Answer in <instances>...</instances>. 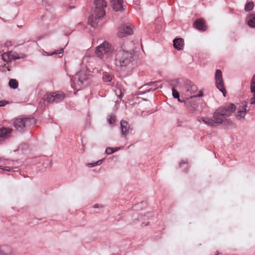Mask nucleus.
I'll return each instance as SVG.
<instances>
[{
	"label": "nucleus",
	"instance_id": "nucleus-1",
	"mask_svg": "<svg viewBox=\"0 0 255 255\" xmlns=\"http://www.w3.org/2000/svg\"><path fill=\"white\" fill-rule=\"evenodd\" d=\"M236 110L234 104L229 103L218 108L213 114V119L208 117H203L201 119L206 125L210 127H216L222 125L227 128L233 126L232 121L228 118L231 116Z\"/></svg>",
	"mask_w": 255,
	"mask_h": 255
},
{
	"label": "nucleus",
	"instance_id": "nucleus-2",
	"mask_svg": "<svg viewBox=\"0 0 255 255\" xmlns=\"http://www.w3.org/2000/svg\"><path fill=\"white\" fill-rule=\"evenodd\" d=\"M95 9L91 15L89 16L88 22L89 25L96 28L100 21V19L105 14V8L107 7V3L105 0H95Z\"/></svg>",
	"mask_w": 255,
	"mask_h": 255
},
{
	"label": "nucleus",
	"instance_id": "nucleus-3",
	"mask_svg": "<svg viewBox=\"0 0 255 255\" xmlns=\"http://www.w3.org/2000/svg\"><path fill=\"white\" fill-rule=\"evenodd\" d=\"M125 49L119 50L116 54L115 62L117 65L121 67H127L133 61V51L125 46Z\"/></svg>",
	"mask_w": 255,
	"mask_h": 255
},
{
	"label": "nucleus",
	"instance_id": "nucleus-4",
	"mask_svg": "<svg viewBox=\"0 0 255 255\" xmlns=\"http://www.w3.org/2000/svg\"><path fill=\"white\" fill-rule=\"evenodd\" d=\"M185 94L186 96L187 100L185 101V103L187 106L189 108V110L191 111V112H193L196 110L197 106L196 104H193V105H191L190 108L189 106L190 102L189 99L193 98L201 97L203 96V93L201 91H199V94H196V93L198 91V88L195 84L191 82L187 84L185 86Z\"/></svg>",
	"mask_w": 255,
	"mask_h": 255
},
{
	"label": "nucleus",
	"instance_id": "nucleus-5",
	"mask_svg": "<svg viewBox=\"0 0 255 255\" xmlns=\"http://www.w3.org/2000/svg\"><path fill=\"white\" fill-rule=\"evenodd\" d=\"M115 50L114 47L107 41H104L96 48V56L101 59L111 55Z\"/></svg>",
	"mask_w": 255,
	"mask_h": 255
},
{
	"label": "nucleus",
	"instance_id": "nucleus-6",
	"mask_svg": "<svg viewBox=\"0 0 255 255\" xmlns=\"http://www.w3.org/2000/svg\"><path fill=\"white\" fill-rule=\"evenodd\" d=\"M33 121V119L29 118H17L14 120L13 126L16 131L23 132L29 129Z\"/></svg>",
	"mask_w": 255,
	"mask_h": 255
},
{
	"label": "nucleus",
	"instance_id": "nucleus-7",
	"mask_svg": "<svg viewBox=\"0 0 255 255\" xmlns=\"http://www.w3.org/2000/svg\"><path fill=\"white\" fill-rule=\"evenodd\" d=\"M65 95L62 92H55L46 94L44 96V101L50 103H57L63 101Z\"/></svg>",
	"mask_w": 255,
	"mask_h": 255
},
{
	"label": "nucleus",
	"instance_id": "nucleus-8",
	"mask_svg": "<svg viewBox=\"0 0 255 255\" xmlns=\"http://www.w3.org/2000/svg\"><path fill=\"white\" fill-rule=\"evenodd\" d=\"M132 27L130 23H123L118 28V37L122 38L133 33Z\"/></svg>",
	"mask_w": 255,
	"mask_h": 255
},
{
	"label": "nucleus",
	"instance_id": "nucleus-9",
	"mask_svg": "<svg viewBox=\"0 0 255 255\" xmlns=\"http://www.w3.org/2000/svg\"><path fill=\"white\" fill-rule=\"evenodd\" d=\"M215 80L216 86L217 89H219V90L223 93V96L225 97L226 91L224 85L222 72L219 69H217L216 71Z\"/></svg>",
	"mask_w": 255,
	"mask_h": 255
},
{
	"label": "nucleus",
	"instance_id": "nucleus-10",
	"mask_svg": "<svg viewBox=\"0 0 255 255\" xmlns=\"http://www.w3.org/2000/svg\"><path fill=\"white\" fill-rule=\"evenodd\" d=\"M14 252L13 248L7 245L0 246V255H14Z\"/></svg>",
	"mask_w": 255,
	"mask_h": 255
},
{
	"label": "nucleus",
	"instance_id": "nucleus-11",
	"mask_svg": "<svg viewBox=\"0 0 255 255\" xmlns=\"http://www.w3.org/2000/svg\"><path fill=\"white\" fill-rule=\"evenodd\" d=\"M248 102H245V104L243 105L242 109L239 110L236 114V117L237 120H240L241 119H244L247 112L250 110L247 109Z\"/></svg>",
	"mask_w": 255,
	"mask_h": 255
},
{
	"label": "nucleus",
	"instance_id": "nucleus-12",
	"mask_svg": "<svg viewBox=\"0 0 255 255\" xmlns=\"http://www.w3.org/2000/svg\"><path fill=\"white\" fill-rule=\"evenodd\" d=\"M194 27L200 31H204L207 29L205 21L201 19H197L193 23Z\"/></svg>",
	"mask_w": 255,
	"mask_h": 255
},
{
	"label": "nucleus",
	"instance_id": "nucleus-13",
	"mask_svg": "<svg viewBox=\"0 0 255 255\" xmlns=\"http://www.w3.org/2000/svg\"><path fill=\"white\" fill-rule=\"evenodd\" d=\"M111 3L113 9L117 11H123L125 9L123 4V0H111Z\"/></svg>",
	"mask_w": 255,
	"mask_h": 255
},
{
	"label": "nucleus",
	"instance_id": "nucleus-14",
	"mask_svg": "<svg viewBox=\"0 0 255 255\" xmlns=\"http://www.w3.org/2000/svg\"><path fill=\"white\" fill-rule=\"evenodd\" d=\"M120 124L122 134L126 135L129 133L130 130L131 129L130 128L128 123L126 121L122 120Z\"/></svg>",
	"mask_w": 255,
	"mask_h": 255
},
{
	"label": "nucleus",
	"instance_id": "nucleus-15",
	"mask_svg": "<svg viewBox=\"0 0 255 255\" xmlns=\"http://www.w3.org/2000/svg\"><path fill=\"white\" fill-rule=\"evenodd\" d=\"M77 78L81 84H83L84 82L87 80L88 77L84 71H79L76 75Z\"/></svg>",
	"mask_w": 255,
	"mask_h": 255
},
{
	"label": "nucleus",
	"instance_id": "nucleus-16",
	"mask_svg": "<svg viewBox=\"0 0 255 255\" xmlns=\"http://www.w3.org/2000/svg\"><path fill=\"white\" fill-rule=\"evenodd\" d=\"M174 47L178 50H181L184 47V40L182 38H175L173 40Z\"/></svg>",
	"mask_w": 255,
	"mask_h": 255
},
{
	"label": "nucleus",
	"instance_id": "nucleus-17",
	"mask_svg": "<svg viewBox=\"0 0 255 255\" xmlns=\"http://www.w3.org/2000/svg\"><path fill=\"white\" fill-rule=\"evenodd\" d=\"M12 129L10 128L2 127L0 128V138H6L10 135Z\"/></svg>",
	"mask_w": 255,
	"mask_h": 255
},
{
	"label": "nucleus",
	"instance_id": "nucleus-18",
	"mask_svg": "<svg viewBox=\"0 0 255 255\" xmlns=\"http://www.w3.org/2000/svg\"><path fill=\"white\" fill-rule=\"evenodd\" d=\"M159 83V81H155V82H150V83L147 84L146 85H149V86H153V88H151L149 90H147L145 92V93L149 92L150 91L153 92L156 89H158V88H161V85L159 86L158 85Z\"/></svg>",
	"mask_w": 255,
	"mask_h": 255
},
{
	"label": "nucleus",
	"instance_id": "nucleus-19",
	"mask_svg": "<svg viewBox=\"0 0 255 255\" xmlns=\"http://www.w3.org/2000/svg\"><path fill=\"white\" fill-rule=\"evenodd\" d=\"M248 23L250 27H255V14L250 15Z\"/></svg>",
	"mask_w": 255,
	"mask_h": 255
},
{
	"label": "nucleus",
	"instance_id": "nucleus-20",
	"mask_svg": "<svg viewBox=\"0 0 255 255\" xmlns=\"http://www.w3.org/2000/svg\"><path fill=\"white\" fill-rule=\"evenodd\" d=\"M8 85L11 88L15 89L18 87V83L15 79H11L9 81Z\"/></svg>",
	"mask_w": 255,
	"mask_h": 255
},
{
	"label": "nucleus",
	"instance_id": "nucleus-21",
	"mask_svg": "<svg viewBox=\"0 0 255 255\" xmlns=\"http://www.w3.org/2000/svg\"><path fill=\"white\" fill-rule=\"evenodd\" d=\"M254 6V3L253 1H250L246 4L245 10L246 11H249L252 10Z\"/></svg>",
	"mask_w": 255,
	"mask_h": 255
},
{
	"label": "nucleus",
	"instance_id": "nucleus-22",
	"mask_svg": "<svg viewBox=\"0 0 255 255\" xmlns=\"http://www.w3.org/2000/svg\"><path fill=\"white\" fill-rule=\"evenodd\" d=\"M104 159H101V160H99L95 162H94V163H87V166H88V167H95L96 166H97V165H100L102 162H103Z\"/></svg>",
	"mask_w": 255,
	"mask_h": 255
},
{
	"label": "nucleus",
	"instance_id": "nucleus-23",
	"mask_svg": "<svg viewBox=\"0 0 255 255\" xmlns=\"http://www.w3.org/2000/svg\"><path fill=\"white\" fill-rule=\"evenodd\" d=\"M2 59L4 61L9 62L11 58L10 57L9 53H5L2 55Z\"/></svg>",
	"mask_w": 255,
	"mask_h": 255
},
{
	"label": "nucleus",
	"instance_id": "nucleus-24",
	"mask_svg": "<svg viewBox=\"0 0 255 255\" xmlns=\"http://www.w3.org/2000/svg\"><path fill=\"white\" fill-rule=\"evenodd\" d=\"M251 92L255 91V74L253 76L251 83Z\"/></svg>",
	"mask_w": 255,
	"mask_h": 255
},
{
	"label": "nucleus",
	"instance_id": "nucleus-25",
	"mask_svg": "<svg viewBox=\"0 0 255 255\" xmlns=\"http://www.w3.org/2000/svg\"><path fill=\"white\" fill-rule=\"evenodd\" d=\"M116 116L114 114L110 115L109 118L108 119V121L110 124H114L116 121Z\"/></svg>",
	"mask_w": 255,
	"mask_h": 255
},
{
	"label": "nucleus",
	"instance_id": "nucleus-26",
	"mask_svg": "<svg viewBox=\"0 0 255 255\" xmlns=\"http://www.w3.org/2000/svg\"><path fill=\"white\" fill-rule=\"evenodd\" d=\"M172 91L173 97L175 99L179 98V96H180L179 92L174 88H172Z\"/></svg>",
	"mask_w": 255,
	"mask_h": 255
},
{
	"label": "nucleus",
	"instance_id": "nucleus-27",
	"mask_svg": "<svg viewBox=\"0 0 255 255\" xmlns=\"http://www.w3.org/2000/svg\"><path fill=\"white\" fill-rule=\"evenodd\" d=\"M64 52V49L63 48H60V49L55 50L53 53H51L48 55H52L53 54H62Z\"/></svg>",
	"mask_w": 255,
	"mask_h": 255
},
{
	"label": "nucleus",
	"instance_id": "nucleus-28",
	"mask_svg": "<svg viewBox=\"0 0 255 255\" xmlns=\"http://www.w3.org/2000/svg\"><path fill=\"white\" fill-rule=\"evenodd\" d=\"M106 153L108 154H111L112 153H113L115 152V150H114V148L112 147H107L106 149Z\"/></svg>",
	"mask_w": 255,
	"mask_h": 255
},
{
	"label": "nucleus",
	"instance_id": "nucleus-29",
	"mask_svg": "<svg viewBox=\"0 0 255 255\" xmlns=\"http://www.w3.org/2000/svg\"><path fill=\"white\" fill-rule=\"evenodd\" d=\"M103 79L104 81L106 82H110L112 80V77L110 75H106L103 77Z\"/></svg>",
	"mask_w": 255,
	"mask_h": 255
},
{
	"label": "nucleus",
	"instance_id": "nucleus-30",
	"mask_svg": "<svg viewBox=\"0 0 255 255\" xmlns=\"http://www.w3.org/2000/svg\"><path fill=\"white\" fill-rule=\"evenodd\" d=\"M8 103V102H6V101L5 100H1V101H0V107H3V106H4L5 105H6V104Z\"/></svg>",
	"mask_w": 255,
	"mask_h": 255
},
{
	"label": "nucleus",
	"instance_id": "nucleus-31",
	"mask_svg": "<svg viewBox=\"0 0 255 255\" xmlns=\"http://www.w3.org/2000/svg\"><path fill=\"white\" fill-rule=\"evenodd\" d=\"M0 168L6 171H10V168L8 166H0Z\"/></svg>",
	"mask_w": 255,
	"mask_h": 255
},
{
	"label": "nucleus",
	"instance_id": "nucleus-32",
	"mask_svg": "<svg viewBox=\"0 0 255 255\" xmlns=\"http://www.w3.org/2000/svg\"><path fill=\"white\" fill-rule=\"evenodd\" d=\"M187 163H188L187 160H182L180 161V162L179 163V166H180V167H182V165L183 164H187Z\"/></svg>",
	"mask_w": 255,
	"mask_h": 255
},
{
	"label": "nucleus",
	"instance_id": "nucleus-33",
	"mask_svg": "<svg viewBox=\"0 0 255 255\" xmlns=\"http://www.w3.org/2000/svg\"><path fill=\"white\" fill-rule=\"evenodd\" d=\"M99 207L103 208V207H104V206L101 204L99 205L98 204H96L93 206L94 208H99Z\"/></svg>",
	"mask_w": 255,
	"mask_h": 255
},
{
	"label": "nucleus",
	"instance_id": "nucleus-34",
	"mask_svg": "<svg viewBox=\"0 0 255 255\" xmlns=\"http://www.w3.org/2000/svg\"><path fill=\"white\" fill-rule=\"evenodd\" d=\"M139 219V218H138L137 219L135 218V219H134V220H133V223H136V222L135 221V220L137 221V220H138Z\"/></svg>",
	"mask_w": 255,
	"mask_h": 255
},
{
	"label": "nucleus",
	"instance_id": "nucleus-35",
	"mask_svg": "<svg viewBox=\"0 0 255 255\" xmlns=\"http://www.w3.org/2000/svg\"><path fill=\"white\" fill-rule=\"evenodd\" d=\"M178 101L180 102H182L183 101L181 100V99H180V96H179V98H177Z\"/></svg>",
	"mask_w": 255,
	"mask_h": 255
},
{
	"label": "nucleus",
	"instance_id": "nucleus-36",
	"mask_svg": "<svg viewBox=\"0 0 255 255\" xmlns=\"http://www.w3.org/2000/svg\"><path fill=\"white\" fill-rule=\"evenodd\" d=\"M114 150H115V151H116L119 150V148H117H117H114Z\"/></svg>",
	"mask_w": 255,
	"mask_h": 255
},
{
	"label": "nucleus",
	"instance_id": "nucleus-37",
	"mask_svg": "<svg viewBox=\"0 0 255 255\" xmlns=\"http://www.w3.org/2000/svg\"><path fill=\"white\" fill-rule=\"evenodd\" d=\"M149 222H147V223H146V224L145 225V226H147V225H149Z\"/></svg>",
	"mask_w": 255,
	"mask_h": 255
},
{
	"label": "nucleus",
	"instance_id": "nucleus-38",
	"mask_svg": "<svg viewBox=\"0 0 255 255\" xmlns=\"http://www.w3.org/2000/svg\"><path fill=\"white\" fill-rule=\"evenodd\" d=\"M122 96H123V95H122V93H121V95H120V98H121L122 97Z\"/></svg>",
	"mask_w": 255,
	"mask_h": 255
},
{
	"label": "nucleus",
	"instance_id": "nucleus-39",
	"mask_svg": "<svg viewBox=\"0 0 255 255\" xmlns=\"http://www.w3.org/2000/svg\"><path fill=\"white\" fill-rule=\"evenodd\" d=\"M129 44H132V41L130 42Z\"/></svg>",
	"mask_w": 255,
	"mask_h": 255
},
{
	"label": "nucleus",
	"instance_id": "nucleus-40",
	"mask_svg": "<svg viewBox=\"0 0 255 255\" xmlns=\"http://www.w3.org/2000/svg\"><path fill=\"white\" fill-rule=\"evenodd\" d=\"M141 219L143 218V217L142 216H140V217Z\"/></svg>",
	"mask_w": 255,
	"mask_h": 255
}]
</instances>
